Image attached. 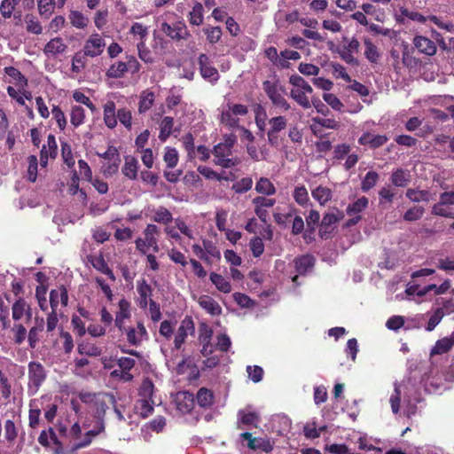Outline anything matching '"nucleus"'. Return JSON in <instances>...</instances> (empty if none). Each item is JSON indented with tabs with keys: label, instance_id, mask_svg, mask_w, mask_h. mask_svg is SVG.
I'll use <instances>...</instances> for the list:
<instances>
[{
	"label": "nucleus",
	"instance_id": "1",
	"mask_svg": "<svg viewBox=\"0 0 454 454\" xmlns=\"http://www.w3.org/2000/svg\"><path fill=\"white\" fill-rule=\"evenodd\" d=\"M80 399L82 403L91 404L93 417L97 419L98 425V429H90L86 433L85 438L82 442L77 443L73 450L88 446L92 440V437L98 435L105 430L104 419L108 409V403L114 405L115 397L112 394H81Z\"/></svg>",
	"mask_w": 454,
	"mask_h": 454
},
{
	"label": "nucleus",
	"instance_id": "32",
	"mask_svg": "<svg viewBox=\"0 0 454 454\" xmlns=\"http://www.w3.org/2000/svg\"><path fill=\"white\" fill-rule=\"evenodd\" d=\"M255 191L258 193L270 196L275 194L276 188L274 184L270 181V179L266 177H261L255 184Z\"/></svg>",
	"mask_w": 454,
	"mask_h": 454
},
{
	"label": "nucleus",
	"instance_id": "3",
	"mask_svg": "<svg viewBox=\"0 0 454 454\" xmlns=\"http://www.w3.org/2000/svg\"><path fill=\"white\" fill-rule=\"evenodd\" d=\"M212 153L215 156L214 162L215 165L229 168L239 163V160L237 158H230L232 153V150L221 143L214 147Z\"/></svg>",
	"mask_w": 454,
	"mask_h": 454
},
{
	"label": "nucleus",
	"instance_id": "25",
	"mask_svg": "<svg viewBox=\"0 0 454 454\" xmlns=\"http://www.w3.org/2000/svg\"><path fill=\"white\" fill-rule=\"evenodd\" d=\"M406 197L413 202H428L432 195L428 191L410 188L406 191Z\"/></svg>",
	"mask_w": 454,
	"mask_h": 454
},
{
	"label": "nucleus",
	"instance_id": "16",
	"mask_svg": "<svg viewBox=\"0 0 454 454\" xmlns=\"http://www.w3.org/2000/svg\"><path fill=\"white\" fill-rule=\"evenodd\" d=\"M59 302L63 306H67L68 303L67 290L63 286L51 290L50 293V303L52 310H57V307Z\"/></svg>",
	"mask_w": 454,
	"mask_h": 454
},
{
	"label": "nucleus",
	"instance_id": "53",
	"mask_svg": "<svg viewBox=\"0 0 454 454\" xmlns=\"http://www.w3.org/2000/svg\"><path fill=\"white\" fill-rule=\"evenodd\" d=\"M20 0H4L0 5V12L4 18H11L15 6L19 4Z\"/></svg>",
	"mask_w": 454,
	"mask_h": 454
},
{
	"label": "nucleus",
	"instance_id": "21",
	"mask_svg": "<svg viewBox=\"0 0 454 454\" xmlns=\"http://www.w3.org/2000/svg\"><path fill=\"white\" fill-rule=\"evenodd\" d=\"M104 121L106 125L114 129L117 125V117L115 114V104L114 101H107L104 106Z\"/></svg>",
	"mask_w": 454,
	"mask_h": 454
},
{
	"label": "nucleus",
	"instance_id": "14",
	"mask_svg": "<svg viewBox=\"0 0 454 454\" xmlns=\"http://www.w3.org/2000/svg\"><path fill=\"white\" fill-rule=\"evenodd\" d=\"M67 49V43L61 37H54L51 39L44 46L43 51L45 55L55 57L58 54L64 53Z\"/></svg>",
	"mask_w": 454,
	"mask_h": 454
},
{
	"label": "nucleus",
	"instance_id": "45",
	"mask_svg": "<svg viewBox=\"0 0 454 454\" xmlns=\"http://www.w3.org/2000/svg\"><path fill=\"white\" fill-rule=\"evenodd\" d=\"M379 174L375 171H369L364 178L362 180V183H361V189L364 191V192H368L370 191L372 188H373L378 180H379Z\"/></svg>",
	"mask_w": 454,
	"mask_h": 454
},
{
	"label": "nucleus",
	"instance_id": "62",
	"mask_svg": "<svg viewBox=\"0 0 454 454\" xmlns=\"http://www.w3.org/2000/svg\"><path fill=\"white\" fill-rule=\"evenodd\" d=\"M5 74L13 78L14 80H16L19 84H20L21 86L23 85H27V79L25 78V76L15 67H5Z\"/></svg>",
	"mask_w": 454,
	"mask_h": 454
},
{
	"label": "nucleus",
	"instance_id": "24",
	"mask_svg": "<svg viewBox=\"0 0 454 454\" xmlns=\"http://www.w3.org/2000/svg\"><path fill=\"white\" fill-rule=\"evenodd\" d=\"M364 56L371 63H377L380 59V54L376 45L373 44L372 40L368 37H364Z\"/></svg>",
	"mask_w": 454,
	"mask_h": 454
},
{
	"label": "nucleus",
	"instance_id": "43",
	"mask_svg": "<svg viewBox=\"0 0 454 454\" xmlns=\"http://www.w3.org/2000/svg\"><path fill=\"white\" fill-rule=\"evenodd\" d=\"M220 121L229 128H239V119L227 108L222 111Z\"/></svg>",
	"mask_w": 454,
	"mask_h": 454
},
{
	"label": "nucleus",
	"instance_id": "46",
	"mask_svg": "<svg viewBox=\"0 0 454 454\" xmlns=\"http://www.w3.org/2000/svg\"><path fill=\"white\" fill-rule=\"evenodd\" d=\"M39 13L48 19L52 13L55 6L54 0H37Z\"/></svg>",
	"mask_w": 454,
	"mask_h": 454
},
{
	"label": "nucleus",
	"instance_id": "28",
	"mask_svg": "<svg viewBox=\"0 0 454 454\" xmlns=\"http://www.w3.org/2000/svg\"><path fill=\"white\" fill-rule=\"evenodd\" d=\"M368 199L363 196L347 207V214L348 215H360L368 207Z\"/></svg>",
	"mask_w": 454,
	"mask_h": 454
},
{
	"label": "nucleus",
	"instance_id": "42",
	"mask_svg": "<svg viewBox=\"0 0 454 454\" xmlns=\"http://www.w3.org/2000/svg\"><path fill=\"white\" fill-rule=\"evenodd\" d=\"M270 129L268 131L278 133L287 126V119L283 115L272 117L269 120Z\"/></svg>",
	"mask_w": 454,
	"mask_h": 454
},
{
	"label": "nucleus",
	"instance_id": "31",
	"mask_svg": "<svg viewBox=\"0 0 454 454\" xmlns=\"http://www.w3.org/2000/svg\"><path fill=\"white\" fill-rule=\"evenodd\" d=\"M312 197L319 202L320 205H325L332 199L331 189L319 185L312 191Z\"/></svg>",
	"mask_w": 454,
	"mask_h": 454
},
{
	"label": "nucleus",
	"instance_id": "54",
	"mask_svg": "<svg viewBox=\"0 0 454 454\" xmlns=\"http://www.w3.org/2000/svg\"><path fill=\"white\" fill-rule=\"evenodd\" d=\"M207 39L209 43L214 44L220 41L222 37V29L220 27H212L204 29Z\"/></svg>",
	"mask_w": 454,
	"mask_h": 454
},
{
	"label": "nucleus",
	"instance_id": "17",
	"mask_svg": "<svg viewBox=\"0 0 454 454\" xmlns=\"http://www.w3.org/2000/svg\"><path fill=\"white\" fill-rule=\"evenodd\" d=\"M198 303L207 312L212 316L220 315L222 309L217 301L208 295H201L198 299Z\"/></svg>",
	"mask_w": 454,
	"mask_h": 454
},
{
	"label": "nucleus",
	"instance_id": "15",
	"mask_svg": "<svg viewBox=\"0 0 454 454\" xmlns=\"http://www.w3.org/2000/svg\"><path fill=\"white\" fill-rule=\"evenodd\" d=\"M118 307L114 322L119 330L123 331L124 320L130 317V303L126 299H121Z\"/></svg>",
	"mask_w": 454,
	"mask_h": 454
},
{
	"label": "nucleus",
	"instance_id": "49",
	"mask_svg": "<svg viewBox=\"0 0 454 454\" xmlns=\"http://www.w3.org/2000/svg\"><path fill=\"white\" fill-rule=\"evenodd\" d=\"M18 436V429L15 426V423L7 419L4 422V437L7 442H13Z\"/></svg>",
	"mask_w": 454,
	"mask_h": 454
},
{
	"label": "nucleus",
	"instance_id": "30",
	"mask_svg": "<svg viewBox=\"0 0 454 454\" xmlns=\"http://www.w3.org/2000/svg\"><path fill=\"white\" fill-rule=\"evenodd\" d=\"M174 126V119L170 116H165L160 122V134L159 138L161 141L166 139L171 135Z\"/></svg>",
	"mask_w": 454,
	"mask_h": 454
},
{
	"label": "nucleus",
	"instance_id": "29",
	"mask_svg": "<svg viewBox=\"0 0 454 454\" xmlns=\"http://www.w3.org/2000/svg\"><path fill=\"white\" fill-rule=\"evenodd\" d=\"M26 310H28V303L23 298H19L12 306V318L15 321L20 320Z\"/></svg>",
	"mask_w": 454,
	"mask_h": 454
},
{
	"label": "nucleus",
	"instance_id": "55",
	"mask_svg": "<svg viewBox=\"0 0 454 454\" xmlns=\"http://www.w3.org/2000/svg\"><path fill=\"white\" fill-rule=\"evenodd\" d=\"M203 246H204V250L209 258V262L211 261V259L219 260L221 258L220 251L218 250V248L215 246V244L212 241L203 240Z\"/></svg>",
	"mask_w": 454,
	"mask_h": 454
},
{
	"label": "nucleus",
	"instance_id": "4",
	"mask_svg": "<svg viewBox=\"0 0 454 454\" xmlns=\"http://www.w3.org/2000/svg\"><path fill=\"white\" fill-rule=\"evenodd\" d=\"M160 30L174 41L187 40L191 34L184 21L170 25L167 22L160 24Z\"/></svg>",
	"mask_w": 454,
	"mask_h": 454
},
{
	"label": "nucleus",
	"instance_id": "6",
	"mask_svg": "<svg viewBox=\"0 0 454 454\" xmlns=\"http://www.w3.org/2000/svg\"><path fill=\"white\" fill-rule=\"evenodd\" d=\"M195 326L191 317H185L182 320L180 326L175 335L174 345L176 349H179L183 343L185 341L188 335L193 334Z\"/></svg>",
	"mask_w": 454,
	"mask_h": 454
},
{
	"label": "nucleus",
	"instance_id": "37",
	"mask_svg": "<svg viewBox=\"0 0 454 454\" xmlns=\"http://www.w3.org/2000/svg\"><path fill=\"white\" fill-rule=\"evenodd\" d=\"M153 403L154 402L151 401V399H139L135 406V409L137 412L143 418H146L152 414L153 411Z\"/></svg>",
	"mask_w": 454,
	"mask_h": 454
},
{
	"label": "nucleus",
	"instance_id": "33",
	"mask_svg": "<svg viewBox=\"0 0 454 454\" xmlns=\"http://www.w3.org/2000/svg\"><path fill=\"white\" fill-rule=\"evenodd\" d=\"M69 20L72 26L79 29L85 28L89 24V19L79 11H71Z\"/></svg>",
	"mask_w": 454,
	"mask_h": 454
},
{
	"label": "nucleus",
	"instance_id": "7",
	"mask_svg": "<svg viewBox=\"0 0 454 454\" xmlns=\"http://www.w3.org/2000/svg\"><path fill=\"white\" fill-rule=\"evenodd\" d=\"M122 333H125L127 340L133 346L141 344L144 339L147 338V331L142 322H137V327H125Z\"/></svg>",
	"mask_w": 454,
	"mask_h": 454
},
{
	"label": "nucleus",
	"instance_id": "22",
	"mask_svg": "<svg viewBox=\"0 0 454 454\" xmlns=\"http://www.w3.org/2000/svg\"><path fill=\"white\" fill-rule=\"evenodd\" d=\"M454 345V333L450 337H445L438 341L431 350V355H441L448 352Z\"/></svg>",
	"mask_w": 454,
	"mask_h": 454
},
{
	"label": "nucleus",
	"instance_id": "11",
	"mask_svg": "<svg viewBox=\"0 0 454 454\" xmlns=\"http://www.w3.org/2000/svg\"><path fill=\"white\" fill-rule=\"evenodd\" d=\"M28 378L30 382L38 387L46 378L44 367L38 362H30L28 364Z\"/></svg>",
	"mask_w": 454,
	"mask_h": 454
},
{
	"label": "nucleus",
	"instance_id": "2",
	"mask_svg": "<svg viewBox=\"0 0 454 454\" xmlns=\"http://www.w3.org/2000/svg\"><path fill=\"white\" fill-rule=\"evenodd\" d=\"M106 42L98 33L91 34L84 42L82 53L90 58L100 56L105 50Z\"/></svg>",
	"mask_w": 454,
	"mask_h": 454
},
{
	"label": "nucleus",
	"instance_id": "19",
	"mask_svg": "<svg viewBox=\"0 0 454 454\" xmlns=\"http://www.w3.org/2000/svg\"><path fill=\"white\" fill-rule=\"evenodd\" d=\"M294 268L298 274L303 275L310 270L314 265V258L311 255H302L294 261Z\"/></svg>",
	"mask_w": 454,
	"mask_h": 454
},
{
	"label": "nucleus",
	"instance_id": "8",
	"mask_svg": "<svg viewBox=\"0 0 454 454\" xmlns=\"http://www.w3.org/2000/svg\"><path fill=\"white\" fill-rule=\"evenodd\" d=\"M200 71L201 76L210 82H216L219 79V74L215 67L211 66L209 58L201 53L198 58Z\"/></svg>",
	"mask_w": 454,
	"mask_h": 454
},
{
	"label": "nucleus",
	"instance_id": "63",
	"mask_svg": "<svg viewBox=\"0 0 454 454\" xmlns=\"http://www.w3.org/2000/svg\"><path fill=\"white\" fill-rule=\"evenodd\" d=\"M323 99L333 109L336 111H340L343 107V104L341 101L332 93H325L323 95Z\"/></svg>",
	"mask_w": 454,
	"mask_h": 454
},
{
	"label": "nucleus",
	"instance_id": "26",
	"mask_svg": "<svg viewBox=\"0 0 454 454\" xmlns=\"http://www.w3.org/2000/svg\"><path fill=\"white\" fill-rule=\"evenodd\" d=\"M77 350L79 354L89 356H98L102 353V349L99 347L89 341H82L79 343Z\"/></svg>",
	"mask_w": 454,
	"mask_h": 454
},
{
	"label": "nucleus",
	"instance_id": "18",
	"mask_svg": "<svg viewBox=\"0 0 454 454\" xmlns=\"http://www.w3.org/2000/svg\"><path fill=\"white\" fill-rule=\"evenodd\" d=\"M160 230L155 224H148L144 231L145 239L148 247H152L153 252L157 253L160 248L155 235L159 234Z\"/></svg>",
	"mask_w": 454,
	"mask_h": 454
},
{
	"label": "nucleus",
	"instance_id": "9",
	"mask_svg": "<svg viewBox=\"0 0 454 454\" xmlns=\"http://www.w3.org/2000/svg\"><path fill=\"white\" fill-rule=\"evenodd\" d=\"M413 44L420 53L427 56H434L437 51L435 43L424 35H415Z\"/></svg>",
	"mask_w": 454,
	"mask_h": 454
},
{
	"label": "nucleus",
	"instance_id": "39",
	"mask_svg": "<svg viewBox=\"0 0 454 454\" xmlns=\"http://www.w3.org/2000/svg\"><path fill=\"white\" fill-rule=\"evenodd\" d=\"M410 181V175L403 169H397L391 176V182L395 186L404 187Z\"/></svg>",
	"mask_w": 454,
	"mask_h": 454
},
{
	"label": "nucleus",
	"instance_id": "57",
	"mask_svg": "<svg viewBox=\"0 0 454 454\" xmlns=\"http://www.w3.org/2000/svg\"><path fill=\"white\" fill-rule=\"evenodd\" d=\"M164 161L168 168H174L178 162V153L175 148H166Z\"/></svg>",
	"mask_w": 454,
	"mask_h": 454
},
{
	"label": "nucleus",
	"instance_id": "34",
	"mask_svg": "<svg viewBox=\"0 0 454 454\" xmlns=\"http://www.w3.org/2000/svg\"><path fill=\"white\" fill-rule=\"evenodd\" d=\"M210 280L219 291L224 294H228L231 291L230 282L227 281L222 275L212 272L210 274Z\"/></svg>",
	"mask_w": 454,
	"mask_h": 454
},
{
	"label": "nucleus",
	"instance_id": "27",
	"mask_svg": "<svg viewBox=\"0 0 454 454\" xmlns=\"http://www.w3.org/2000/svg\"><path fill=\"white\" fill-rule=\"evenodd\" d=\"M197 403L200 407H209L214 403V394L211 390L201 387L199 389L197 395Z\"/></svg>",
	"mask_w": 454,
	"mask_h": 454
},
{
	"label": "nucleus",
	"instance_id": "51",
	"mask_svg": "<svg viewBox=\"0 0 454 454\" xmlns=\"http://www.w3.org/2000/svg\"><path fill=\"white\" fill-rule=\"evenodd\" d=\"M424 212L425 210L422 207H413L404 213L403 220L406 222H414L419 220L423 216Z\"/></svg>",
	"mask_w": 454,
	"mask_h": 454
},
{
	"label": "nucleus",
	"instance_id": "38",
	"mask_svg": "<svg viewBox=\"0 0 454 454\" xmlns=\"http://www.w3.org/2000/svg\"><path fill=\"white\" fill-rule=\"evenodd\" d=\"M172 219V214L164 207H159L153 211V220L156 223L166 224L170 223Z\"/></svg>",
	"mask_w": 454,
	"mask_h": 454
},
{
	"label": "nucleus",
	"instance_id": "12",
	"mask_svg": "<svg viewBox=\"0 0 454 454\" xmlns=\"http://www.w3.org/2000/svg\"><path fill=\"white\" fill-rule=\"evenodd\" d=\"M262 89L271 103L283 96V93L285 92L284 87L280 84L278 79L264 81L262 82Z\"/></svg>",
	"mask_w": 454,
	"mask_h": 454
},
{
	"label": "nucleus",
	"instance_id": "23",
	"mask_svg": "<svg viewBox=\"0 0 454 454\" xmlns=\"http://www.w3.org/2000/svg\"><path fill=\"white\" fill-rule=\"evenodd\" d=\"M137 159L132 156H126L122 174L131 180L136 179L137 176Z\"/></svg>",
	"mask_w": 454,
	"mask_h": 454
},
{
	"label": "nucleus",
	"instance_id": "13",
	"mask_svg": "<svg viewBox=\"0 0 454 454\" xmlns=\"http://www.w3.org/2000/svg\"><path fill=\"white\" fill-rule=\"evenodd\" d=\"M175 401L176 408L182 413H188L193 409L194 396L188 391L177 393Z\"/></svg>",
	"mask_w": 454,
	"mask_h": 454
},
{
	"label": "nucleus",
	"instance_id": "41",
	"mask_svg": "<svg viewBox=\"0 0 454 454\" xmlns=\"http://www.w3.org/2000/svg\"><path fill=\"white\" fill-rule=\"evenodd\" d=\"M290 97L302 108L309 109L311 106L310 100L303 90H291Z\"/></svg>",
	"mask_w": 454,
	"mask_h": 454
},
{
	"label": "nucleus",
	"instance_id": "5",
	"mask_svg": "<svg viewBox=\"0 0 454 454\" xmlns=\"http://www.w3.org/2000/svg\"><path fill=\"white\" fill-rule=\"evenodd\" d=\"M344 215L339 210L325 214L321 222L319 234L321 238H327L334 230V224L343 218Z\"/></svg>",
	"mask_w": 454,
	"mask_h": 454
},
{
	"label": "nucleus",
	"instance_id": "48",
	"mask_svg": "<svg viewBox=\"0 0 454 454\" xmlns=\"http://www.w3.org/2000/svg\"><path fill=\"white\" fill-rule=\"evenodd\" d=\"M253 186V179L251 177H243L232 184V190L236 193H244L249 191Z\"/></svg>",
	"mask_w": 454,
	"mask_h": 454
},
{
	"label": "nucleus",
	"instance_id": "61",
	"mask_svg": "<svg viewBox=\"0 0 454 454\" xmlns=\"http://www.w3.org/2000/svg\"><path fill=\"white\" fill-rule=\"evenodd\" d=\"M444 312L442 311V309H437L434 313L431 316V317L428 320L427 325L426 329L427 331H433L435 326L441 322L442 318L444 316Z\"/></svg>",
	"mask_w": 454,
	"mask_h": 454
},
{
	"label": "nucleus",
	"instance_id": "64",
	"mask_svg": "<svg viewBox=\"0 0 454 454\" xmlns=\"http://www.w3.org/2000/svg\"><path fill=\"white\" fill-rule=\"evenodd\" d=\"M298 70L304 75H317L320 72V68L313 64L309 63H300Z\"/></svg>",
	"mask_w": 454,
	"mask_h": 454
},
{
	"label": "nucleus",
	"instance_id": "60",
	"mask_svg": "<svg viewBox=\"0 0 454 454\" xmlns=\"http://www.w3.org/2000/svg\"><path fill=\"white\" fill-rule=\"evenodd\" d=\"M51 114L53 115V118L57 121L59 128L61 130H64L66 129L67 122L63 111L58 106H54L51 110Z\"/></svg>",
	"mask_w": 454,
	"mask_h": 454
},
{
	"label": "nucleus",
	"instance_id": "20",
	"mask_svg": "<svg viewBox=\"0 0 454 454\" xmlns=\"http://www.w3.org/2000/svg\"><path fill=\"white\" fill-rule=\"evenodd\" d=\"M155 95L149 90H143L139 96L138 112L144 114L147 112L153 105Z\"/></svg>",
	"mask_w": 454,
	"mask_h": 454
},
{
	"label": "nucleus",
	"instance_id": "52",
	"mask_svg": "<svg viewBox=\"0 0 454 454\" xmlns=\"http://www.w3.org/2000/svg\"><path fill=\"white\" fill-rule=\"evenodd\" d=\"M153 388L154 387L151 380H144L139 387V396L141 399H151L153 394Z\"/></svg>",
	"mask_w": 454,
	"mask_h": 454
},
{
	"label": "nucleus",
	"instance_id": "59",
	"mask_svg": "<svg viewBox=\"0 0 454 454\" xmlns=\"http://www.w3.org/2000/svg\"><path fill=\"white\" fill-rule=\"evenodd\" d=\"M86 58L83 53H76L72 59V71L79 73L86 67Z\"/></svg>",
	"mask_w": 454,
	"mask_h": 454
},
{
	"label": "nucleus",
	"instance_id": "36",
	"mask_svg": "<svg viewBox=\"0 0 454 454\" xmlns=\"http://www.w3.org/2000/svg\"><path fill=\"white\" fill-rule=\"evenodd\" d=\"M247 446L251 450H262L265 452H270L273 449L272 443L267 438H255L251 440L247 443Z\"/></svg>",
	"mask_w": 454,
	"mask_h": 454
},
{
	"label": "nucleus",
	"instance_id": "58",
	"mask_svg": "<svg viewBox=\"0 0 454 454\" xmlns=\"http://www.w3.org/2000/svg\"><path fill=\"white\" fill-rule=\"evenodd\" d=\"M294 200L301 206H304L309 201L308 191L304 186H299L294 192Z\"/></svg>",
	"mask_w": 454,
	"mask_h": 454
},
{
	"label": "nucleus",
	"instance_id": "50",
	"mask_svg": "<svg viewBox=\"0 0 454 454\" xmlns=\"http://www.w3.org/2000/svg\"><path fill=\"white\" fill-rule=\"evenodd\" d=\"M137 292L141 299L140 306L145 308L148 303L147 298L152 295V288L145 281H143V283L137 286Z\"/></svg>",
	"mask_w": 454,
	"mask_h": 454
},
{
	"label": "nucleus",
	"instance_id": "44",
	"mask_svg": "<svg viewBox=\"0 0 454 454\" xmlns=\"http://www.w3.org/2000/svg\"><path fill=\"white\" fill-rule=\"evenodd\" d=\"M301 59V54L296 51L285 50L280 52L279 67L281 68L289 67L288 60H298Z\"/></svg>",
	"mask_w": 454,
	"mask_h": 454
},
{
	"label": "nucleus",
	"instance_id": "47",
	"mask_svg": "<svg viewBox=\"0 0 454 454\" xmlns=\"http://www.w3.org/2000/svg\"><path fill=\"white\" fill-rule=\"evenodd\" d=\"M85 118L84 109L80 106H74L71 109V123L78 127L83 123Z\"/></svg>",
	"mask_w": 454,
	"mask_h": 454
},
{
	"label": "nucleus",
	"instance_id": "10",
	"mask_svg": "<svg viewBox=\"0 0 454 454\" xmlns=\"http://www.w3.org/2000/svg\"><path fill=\"white\" fill-rule=\"evenodd\" d=\"M388 141V137L386 135H377L372 132L364 133L358 139V143L361 145H368L372 149H376Z\"/></svg>",
	"mask_w": 454,
	"mask_h": 454
},
{
	"label": "nucleus",
	"instance_id": "56",
	"mask_svg": "<svg viewBox=\"0 0 454 454\" xmlns=\"http://www.w3.org/2000/svg\"><path fill=\"white\" fill-rule=\"evenodd\" d=\"M445 204H442V200L432 207V214L439 216L454 218V212L445 207Z\"/></svg>",
	"mask_w": 454,
	"mask_h": 454
},
{
	"label": "nucleus",
	"instance_id": "40",
	"mask_svg": "<svg viewBox=\"0 0 454 454\" xmlns=\"http://www.w3.org/2000/svg\"><path fill=\"white\" fill-rule=\"evenodd\" d=\"M189 21L192 25L200 26L203 22V5L196 3L189 12Z\"/></svg>",
	"mask_w": 454,
	"mask_h": 454
},
{
	"label": "nucleus",
	"instance_id": "35",
	"mask_svg": "<svg viewBox=\"0 0 454 454\" xmlns=\"http://www.w3.org/2000/svg\"><path fill=\"white\" fill-rule=\"evenodd\" d=\"M126 72H128L126 63L123 61H118L110 66L106 71V75L109 78L116 79L122 77Z\"/></svg>",
	"mask_w": 454,
	"mask_h": 454
}]
</instances>
